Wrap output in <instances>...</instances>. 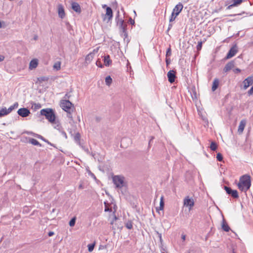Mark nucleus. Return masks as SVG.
<instances>
[{"label":"nucleus","mask_w":253,"mask_h":253,"mask_svg":"<svg viewBox=\"0 0 253 253\" xmlns=\"http://www.w3.org/2000/svg\"><path fill=\"white\" fill-rule=\"evenodd\" d=\"M251 178L249 175H245L242 176L238 184V188L242 191H247L251 187Z\"/></svg>","instance_id":"obj_1"},{"label":"nucleus","mask_w":253,"mask_h":253,"mask_svg":"<svg viewBox=\"0 0 253 253\" xmlns=\"http://www.w3.org/2000/svg\"><path fill=\"white\" fill-rule=\"evenodd\" d=\"M61 107L67 113V117L72 119L71 113L74 111L73 104L69 100L65 99L61 101Z\"/></svg>","instance_id":"obj_2"},{"label":"nucleus","mask_w":253,"mask_h":253,"mask_svg":"<svg viewBox=\"0 0 253 253\" xmlns=\"http://www.w3.org/2000/svg\"><path fill=\"white\" fill-rule=\"evenodd\" d=\"M41 114L44 116L47 120L51 123L55 120V116L52 109L49 108L43 109L40 111Z\"/></svg>","instance_id":"obj_3"},{"label":"nucleus","mask_w":253,"mask_h":253,"mask_svg":"<svg viewBox=\"0 0 253 253\" xmlns=\"http://www.w3.org/2000/svg\"><path fill=\"white\" fill-rule=\"evenodd\" d=\"M119 11H118L117 15L116 18V20L117 21V24L119 26L120 29V33L122 37L126 38L127 36L126 33V26L127 25L124 23V21L122 19L119 18Z\"/></svg>","instance_id":"obj_4"},{"label":"nucleus","mask_w":253,"mask_h":253,"mask_svg":"<svg viewBox=\"0 0 253 253\" xmlns=\"http://www.w3.org/2000/svg\"><path fill=\"white\" fill-rule=\"evenodd\" d=\"M116 188L121 189L125 186V177L122 175H115L112 177Z\"/></svg>","instance_id":"obj_5"},{"label":"nucleus","mask_w":253,"mask_h":253,"mask_svg":"<svg viewBox=\"0 0 253 253\" xmlns=\"http://www.w3.org/2000/svg\"><path fill=\"white\" fill-rule=\"evenodd\" d=\"M194 206V201L193 198H190L189 196H186L183 199V207L188 208L190 211Z\"/></svg>","instance_id":"obj_6"},{"label":"nucleus","mask_w":253,"mask_h":253,"mask_svg":"<svg viewBox=\"0 0 253 253\" xmlns=\"http://www.w3.org/2000/svg\"><path fill=\"white\" fill-rule=\"evenodd\" d=\"M238 52V47L236 44L234 45L228 51L226 59H230L235 56Z\"/></svg>","instance_id":"obj_7"},{"label":"nucleus","mask_w":253,"mask_h":253,"mask_svg":"<svg viewBox=\"0 0 253 253\" xmlns=\"http://www.w3.org/2000/svg\"><path fill=\"white\" fill-rule=\"evenodd\" d=\"M253 84V76H250L246 78L243 82V89H246L250 85Z\"/></svg>","instance_id":"obj_8"},{"label":"nucleus","mask_w":253,"mask_h":253,"mask_svg":"<svg viewBox=\"0 0 253 253\" xmlns=\"http://www.w3.org/2000/svg\"><path fill=\"white\" fill-rule=\"evenodd\" d=\"M224 189L225 190L226 193L231 195V196L234 198H237L239 197L238 193L237 190H232L231 188L224 186Z\"/></svg>","instance_id":"obj_9"},{"label":"nucleus","mask_w":253,"mask_h":253,"mask_svg":"<svg viewBox=\"0 0 253 253\" xmlns=\"http://www.w3.org/2000/svg\"><path fill=\"white\" fill-rule=\"evenodd\" d=\"M18 114L22 117H26L30 114V111L25 108H20L17 111Z\"/></svg>","instance_id":"obj_10"},{"label":"nucleus","mask_w":253,"mask_h":253,"mask_svg":"<svg viewBox=\"0 0 253 253\" xmlns=\"http://www.w3.org/2000/svg\"><path fill=\"white\" fill-rule=\"evenodd\" d=\"M113 17V12L112 9L110 7H107L106 8V12L105 15H104V17L103 20L104 21L106 20V19H108V21H110L112 19Z\"/></svg>","instance_id":"obj_11"},{"label":"nucleus","mask_w":253,"mask_h":253,"mask_svg":"<svg viewBox=\"0 0 253 253\" xmlns=\"http://www.w3.org/2000/svg\"><path fill=\"white\" fill-rule=\"evenodd\" d=\"M183 7V6L182 4L179 2L174 7L172 10V13L176 14V15H178L182 10Z\"/></svg>","instance_id":"obj_12"},{"label":"nucleus","mask_w":253,"mask_h":253,"mask_svg":"<svg viewBox=\"0 0 253 253\" xmlns=\"http://www.w3.org/2000/svg\"><path fill=\"white\" fill-rule=\"evenodd\" d=\"M175 72L173 70H170L168 73V78L169 82L172 83L174 82L175 79Z\"/></svg>","instance_id":"obj_13"},{"label":"nucleus","mask_w":253,"mask_h":253,"mask_svg":"<svg viewBox=\"0 0 253 253\" xmlns=\"http://www.w3.org/2000/svg\"><path fill=\"white\" fill-rule=\"evenodd\" d=\"M246 125V121L245 120H242L241 121L239 126L238 127V132L239 134L242 133L245 126Z\"/></svg>","instance_id":"obj_14"},{"label":"nucleus","mask_w":253,"mask_h":253,"mask_svg":"<svg viewBox=\"0 0 253 253\" xmlns=\"http://www.w3.org/2000/svg\"><path fill=\"white\" fill-rule=\"evenodd\" d=\"M234 66V62L232 61L227 63L223 69V71L225 72L229 71Z\"/></svg>","instance_id":"obj_15"},{"label":"nucleus","mask_w":253,"mask_h":253,"mask_svg":"<svg viewBox=\"0 0 253 253\" xmlns=\"http://www.w3.org/2000/svg\"><path fill=\"white\" fill-rule=\"evenodd\" d=\"M38 65V60L37 59H32L29 64V69L33 70L35 69Z\"/></svg>","instance_id":"obj_16"},{"label":"nucleus","mask_w":253,"mask_h":253,"mask_svg":"<svg viewBox=\"0 0 253 253\" xmlns=\"http://www.w3.org/2000/svg\"><path fill=\"white\" fill-rule=\"evenodd\" d=\"M27 134H32L33 135V136L39 138V139H41L43 141H44V142L47 143L48 144L52 146L53 145L50 143L49 142L48 140H46L44 137H43L42 136L39 135V134H36V133H34L32 132H27Z\"/></svg>","instance_id":"obj_17"},{"label":"nucleus","mask_w":253,"mask_h":253,"mask_svg":"<svg viewBox=\"0 0 253 253\" xmlns=\"http://www.w3.org/2000/svg\"><path fill=\"white\" fill-rule=\"evenodd\" d=\"M58 12L59 16L61 18H63L65 16V12L63 6L61 4H59L58 6Z\"/></svg>","instance_id":"obj_18"},{"label":"nucleus","mask_w":253,"mask_h":253,"mask_svg":"<svg viewBox=\"0 0 253 253\" xmlns=\"http://www.w3.org/2000/svg\"><path fill=\"white\" fill-rule=\"evenodd\" d=\"M72 8L76 12L80 13L81 11L80 5L76 2L72 3Z\"/></svg>","instance_id":"obj_19"},{"label":"nucleus","mask_w":253,"mask_h":253,"mask_svg":"<svg viewBox=\"0 0 253 253\" xmlns=\"http://www.w3.org/2000/svg\"><path fill=\"white\" fill-rule=\"evenodd\" d=\"M94 56L92 54V53H89L85 57V62L86 64L90 63L94 58Z\"/></svg>","instance_id":"obj_20"},{"label":"nucleus","mask_w":253,"mask_h":253,"mask_svg":"<svg viewBox=\"0 0 253 253\" xmlns=\"http://www.w3.org/2000/svg\"><path fill=\"white\" fill-rule=\"evenodd\" d=\"M103 60H104V65L106 66H109L112 63V61L110 59V56L108 55L107 56H104Z\"/></svg>","instance_id":"obj_21"},{"label":"nucleus","mask_w":253,"mask_h":253,"mask_svg":"<svg viewBox=\"0 0 253 253\" xmlns=\"http://www.w3.org/2000/svg\"><path fill=\"white\" fill-rule=\"evenodd\" d=\"M218 85H219V80L218 79H215L214 80H213V83H212V90L213 91H215L217 88L218 87Z\"/></svg>","instance_id":"obj_22"},{"label":"nucleus","mask_w":253,"mask_h":253,"mask_svg":"<svg viewBox=\"0 0 253 253\" xmlns=\"http://www.w3.org/2000/svg\"><path fill=\"white\" fill-rule=\"evenodd\" d=\"M222 229L228 232L230 230V228L228 225L227 224V223L225 222L224 219L223 220L222 223Z\"/></svg>","instance_id":"obj_23"},{"label":"nucleus","mask_w":253,"mask_h":253,"mask_svg":"<svg viewBox=\"0 0 253 253\" xmlns=\"http://www.w3.org/2000/svg\"><path fill=\"white\" fill-rule=\"evenodd\" d=\"M7 114H8L6 108H5V107L0 108V117L7 115Z\"/></svg>","instance_id":"obj_24"},{"label":"nucleus","mask_w":253,"mask_h":253,"mask_svg":"<svg viewBox=\"0 0 253 253\" xmlns=\"http://www.w3.org/2000/svg\"><path fill=\"white\" fill-rule=\"evenodd\" d=\"M29 143H31L34 145L39 146L40 147L42 146L41 144H40L36 139L34 138H30L29 139Z\"/></svg>","instance_id":"obj_25"},{"label":"nucleus","mask_w":253,"mask_h":253,"mask_svg":"<svg viewBox=\"0 0 253 253\" xmlns=\"http://www.w3.org/2000/svg\"><path fill=\"white\" fill-rule=\"evenodd\" d=\"M80 137L81 135L79 132H77L74 136V139L75 141L79 145H80Z\"/></svg>","instance_id":"obj_26"},{"label":"nucleus","mask_w":253,"mask_h":253,"mask_svg":"<svg viewBox=\"0 0 253 253\" xmlns=\"http://www.w3.org/2000/svg\"><path fill=\"white\" fill-rule=\"evenodd\" d=\"M18 106V104L17 102L15 103L13 105L10 106L8 109H7V111L8 114L10 113L13 110L17 108Z\"/></svg>","instance_id":"obj_27"},{"label":"nucleus","mask_w":253,"mask_h":253,"mask_svg":"<svg viewBox=\"0 0 253 253\" xmlns=\"http://www.w3.org/2000/svg\"><path fill=\"white\" fill-rule=\"evenodd\" d=\"M243 1V0H232L233 5L235 7L240 5Z\"/></svg>","instance_id":"obj_28"},{"label":"nucleus","mask_w":253,"mask_h":253,"mask_svg":"<svg viewBox=\"0 0 253 253\" xmlns=\"http://www.w3.org/2000/svg\"><path fill=\"white\" fill-rule=\"evenodd\" d=\"M160 207L159 208V209H157V210H163L164 209V197L163 196H162L161 197V199H160Z\"/></svg>","instance_id":"obj_29"},{"label":"nucleus","mask_w":253,"mask_h":253,"mask_svg":"<svg viewBox=\"0 0 253 253\" xmlns=\"http://www.w3.org/2000/svg\"><path fill=\"white\" fill-rule=\"evenodd\" d=\"M217 145L216 143L214 142H211V145H210V149L212 151H215L217 149Z\"/></svg>","instance_id":"obj_30"},{"label":"nucleus","mask_w":253,"mask_h":253,"mask_svg":"<svg viewBox=\"0 0 253 253\" xmlns=\"http://www.w3.org/2000/svg\"><path fill=\"white\" fill-rule=\"evenodd\" d=\"M112 80L110 76H107V77H106L105 83L107 85H110L112 83Z\"/></svg>","instance_id":"obj_31"},{"label":"nucleus","mask_w":253,"mask_h":253,"mask_svg":"<svg viewBox=\"0 0 253 253\" xmlns=\"http://www.w3.org/2000/svg\"><path fill=\"white\" fill-rule=\"evenodd\" d=\"M61 63L60 62H56L53 65V68L56 70H59L60 69Z\"/></svg>","instance_id":"obj_32"},{"label":"nucleus","mask_w":253,"mask_h":253,"mask_svg":"<svg viewBox=\"0 0 253 253\" xmlns=\"http://www.w3.org/2000/svg\"><path fill=\"white\" fill-rule=\"evenodd\" d=\"M126 227L128 229H131L132 228V223L131 221H128L126 223Z\"/></svg>","instance_id":"obj_33"},{"label":"nucleus","mask_w":253,"mask_h":253,"mask_svg":"<svg viewBox=\"0 0 253 253\" xmlns=\"http://www.w3.org/2000/svg\"><path fill=\"white\" fill-rule=\"evenodd\" d=\"M76 220V217H74L73 218H72L69 222V225L71 227L74 226L75 224Z\"/></svg>","instance_id":"obj_34"},{"label":"nucleus","mask_w":253,"mask_h":253,"mask_svg":"<svg viewBox=\"0 0 253 253\" xmlns=\"http://www.w3.org/2000/svg\"><path fill=\"white\" fill-rule=\"evenodd\" d=\"M94 246L95 245L94 244L88 245V250L89 252H91L93 250Z\"/></svg>","instance_id":"obj_35"},{"label":"nucleus","mask_w":253,"mask_h":253,"mask_svg":"<svg viewBox=\"0 0 253 253\" xmlns=\"http://www.w3.org/2000/svg\"><path fill=\"white\" fill-rule=\"evenodd\" d=\"M216 159L217 161L221 162L223 160V157L221 153H218L216 156Z\"/></svg>","instance_id":"obj_36"},{"label":"nucleus","mask_w":253,"mask_h":253,"mask_svg":"<svg viewBox=\"0 0 253 253\" xmlns=\"http://www.w3.org/2000/svg\"><path fill=\"white\" fill-rule=\"evenodd\" d=\"M177 16V15H176V14H174L172 12L170 18L169 19V22H172V21H174Z\"/></svg>","instance_id":"obj_37"},{"label":"nucleus","mask_w":253,"mask_h":253,"mask_svg":"<svg viewBox=\"0 0 253 253\" xmlns=\"http://www.w3.org/2000/svg\"><path fill=\"white\" fill-rule=\"evenodd\" d=\"M202 43H203V42L202 41L198 42V44L197 45V49L198 50H200L201 49L202 46Z\"/></svg>","instance_id":"obj_38"},{"label":"nucleus","mask_w":253,"mask_h":253,"mask_svg":"<svg viewBox=\"0 0 253 253\" xmlns=\"http://www.w3.org/2000/svg\"><path fill=\"white\" fill-rule=\"evenodd\" d=\"M96 66H97L98 67H99L100 68H102L103 66L101 62V61L99 59H98L96 61Z\"/></svg>","instance_id":"obj_39"},{"label":"nucleus","mask_w":253,"mask_h":253,"mask_svg":"<svg viewBox=\"0 0 253 253\" xmlns=\"http://www.w3.org/2000/svg\"><path fill=\"white\" fill-rule=\"evenodd\" d=\"M171 49H170V48L169 47V48L167 49V52H166V56L168 57V56H170L171 55Z\"/></svg>","instance_id":"obj_40"},{"label":"nucleus","mask_w":253,"mask_h":253,"mask_svg":"<svg viewBox=\"0 0 253 253\" xmlns=\"http://www.w3.org/2000/svg\"><path fill=\"white\" fill-rule=\"evenodd\" d=\"M99 50V47H97L93 50L92 52H90V53H92V54L94 56L95 54H96Z\"/></svg>","instance_id":"obj_41"},{"label":"nucleus","mask_w":253,"mask_h":253,"mask_svg":"<svg viewBox=\"0 0 253 253\" xmlns=\"http://www.w3.org/2000/svg\"><path fill=\"white\" fill-rule=\"evenodd\" d=\"M53 123L55 124V126H54V127L55 128L60 130V129L61 128L59 124H56V123H55V122H54Z\"/></svg>","instance_id":"obj_42"},{"label":"nucleus","mask_w":253,"mask_h":253,"mask_svg":"<svg viewBox=\"0 0 253 253\" xmlns=\"http://www.w3.org/2000/svg\"><path fill=\"white\" fill-rule=\"evenodd\" d=\"M248 94L249 95H251L253 94V86L248 90Z\"/></svg>","instance_id":"obj_43"},{"label":"nucleus","mask_w":253,"mask_h":253,"mask_svg":"<svg viewBox=\"0 0 253 253\" xmlns=\"http://www.w3.org/2000/svg\"><path fill=\"white\" fill-rule=\"evenodd\" d=\"M126 140H128V141H129V139H127V138H123L122 139V140H121V145H123V143H124L125 141H126Z\"/></svg>","instance_id":"obj_44"},{"label":"nucleus","mask_w":253,"mask_h":253,"mask_svg":"<svg viewBox=\"0 0 253 253\" xmlns=\"http://www.w3.org/2000/svg\"><path fill=\"white\" fill-rule=\"evenodd\" d=\"M234 72L235 73H239L241 72V70L239 68H236L234 70Z\"/></svg>","instance_id":"obj_45"},{"label":"nucleus","mask_w":253,"mask_h":253,"mask_svg":"<svg viewBox=\"0 0 253 253\" xmlns=\"http://www.w3.org/2000/svg\"><path fill=\"white\" fill-rule=\"evenodd\" d=\"M112 210L111 209H109L106 205L105 208V211H111Z\"/></svg>","instance_id":"obj_46"},{"label":"nucleus","mask_w":253,"mask_h":253,"mask_svg":"<svg viewBox=\"0 0 253 253\" xmlns=\"http://www.w3.org/2000/svg\"><path fill=\"white\" fill-rule=\"evenodd\" d=\"M95 121L97 122H99L100 121V120H101V118L100 117H96L95 118Z\"/></svg>","instance_id":"obj_47"},{"label":"nucleus","mask_w":253,"mask_h":253,"mask_svg":"<svg viewBox=\"0 0 253 253\" xmlns=\"http://www.w3.org/2000/svg\"><path fill=\"white\" fill-rule=\"evenodd\" d=\"M61 133L63 135V136L65 137V138H67V134H66V132L65 131H61Z\"/></svg>","instance_id":"obj_48"},{"label":"nucleus","mask_w":253,"mask_h":253,"mask_svg":"<svg viewBox=\"0 0 253 253\" xmlns=\"http://www.w3.org/2000/svg\"><path fill=\"white\" fill-rule=\"evenodd\" d=\"M233 7H235V6L234 5H233V4L232 3L230 5H229V6H227V9H231Z\"/></svg>","instance_id":"obj_49"},{"label":"nucleus","mask_w":253,"mask_h":253,"mask_svg":"<svg viewBox=\"0 0 253 253\" xmlns=\"http://www.w3.org/2000/svg\"><path fill=\"white\" fill-rule=\"evenodd\" d=\"M129 21L130 24L133 25L134 24V20H132L131 18H130Z\"/></svg>","instance_id":"obj_50"},{"label":"nucleus","mask_w":253,"mask_h":253,"mask_svg":"<svg viewBox=\"0 0 253 253\" xmlns=\"http://www.w3.org/2000/svg\"><path fill=\"white\" fill-rule=\"evenodd\" d=\"M4 56L2 55H0V62L3 61L4 60Z\"/></svg>","instance_id":"obj_51"},{"label":"nucleus","mask_w":253,"mask_h":253,"mask_svg":"<svg viewBox=\"0 0 253 253\" xmlns=\"http://www.w3.org/2000/svg\"><path fill=\"white\" fill-rule=\"evenodd\" d=\"M35 105L36 108H39L41 107V105L40 104H35Z\"/></svg>","instance_id":"obj_52"},{"label":"nucleus","mask_w":253,"mask_h":253,"mask_svg":"<svg viewBox=\"0 0 253 253\" xmlns=\"http://www.w3.org/2000/svg\"><path fill=\"white\" fill-rule=\"evenodd\" d=\"M54 234V233L53 232H49L48 233V236H52Z\"/></svg>","instance_id":"obj_53"},{"label":"nucleus","mask_w":253,"mask_h":253,"mask_svg":"<svg viewBox=\"0 0 253 253\" xmlns=\"http://www.w3.org/2000/svg\"><path fill=\"white\" fill-rule=\"evenodd\" d=\"M166 63L167 65L169 63V61L168 59H166Z\"/></svg>","instance_id":"obj_54"},{"label":"nucleus","mask_w":253,"mask_h":253,"mask_svg":"<svg viewBox=\"0 0 253 253\" xmlns=\"http://www.w3.org/2000/svg\"><path fill=\"white\" fill-rule=\"evenodd\" d=\"M64 97L66 99L67 98H69V97L68 96V94H66Z\"/></svg>","instance_id":"obj_55"},{"label":"nucleus","mask_w":253,"mask_h":253,"mask_svg":"<svg viewBox=\"0 0 253 253\" xmlns=\"http://www.w3.org/2000/svg\"><path fill=\"white\" fill-rule=\"evenodd\" d=\"M79 188L80 189H83V185L82 184L80 185Z\"/></svg>","instance_id":"obj_56"},{"label":"nucleus","mask_w":253,"mask_h":253,"mask_svg":"<svg viewBox=\"0 0 253 253\" xmlns=\"http://www.w3.org/2000/svg\"><path fill=\"white\" fill-rule=\"evenodd\" d=\"M37 38H38V36H35V37H34V40H36L37 39Z\"/></svg>","instance_id":"obj_57"},{"label":"nucleus","mask_w":253,"mask_h":253,"mask_svg":"<svg viewBox=\"0 0 253 253\" xmlns=\"http://www.w3.org/2000/svg\"><path fill=\"white\" fill-rule=\"evenodd\" d=\"M41 80H42V81H44V78H41Z\"/></svg>","instance_id":"obj_58"},{"label":"nucleus","mask_w":253,"mask_h":253,"mask_svg":"<svg viewBox=\"0 0 253 253\" xmlns=\"http://www.w3.org/2000/svg\"><path fill=\"white\" fill-rule=\"evenodd\" d=\"M182 239H183V240H184V239H185V236H183L182 237Z\"/></svg>","instance_id":"obj_59"},{"label":"nucleus","mask_w":253,"mask_h":253,"mask_svg":"<svg viewBox=\"0 0 253 253\" xmlns=\"http://www.w3.org/2000/svg\"><path fill=\"white\" fill-rule=\"evenodd\" d=\"M160 240H161V239H162L161 235H160Z\"/></svg>","instance_id":"obj_60"},{"label":"nucleus","mask_w":253,"mask_h":253,"mask_svg":"<svg viewBox=\"0 0 253 253\" xmlns=\"http://www.w3.org/2000/svg\"><path fill=\"white\" fill-rule=\"evenodd\" d=\"M235 15H236V14L231 15L230 16H235Z\"/></svg>","instance_id":"obj_61"},{"label":"nucleus","mask_w":253,"mask_h":253,"mask_svg":"<svg viewBox=\"0 0 253 253\" xmlns=\"http://www.w3.org/2000/svg\"><path fill=\"white\" fill-rule=\"evenodd\" d=\"M232 253H235V252H234V250H233Z\"/></svg>","instance_id":"obj_62"},{"label":"nucleus","mask_w":253,"mask_h":253,"mask_svg":"<svg viewBox=\"0 0 253 253\" xmlns=\"http://www.w3.org/2000/svg\"><path fill=\"white\" fill-rule=\"evenodd\" d=\"M170 25H169V29H170Z\"/></svg>","instance_id":"obj_63"},{"label":"nucleus","mask_w":253,"mask_h":253,"mask_svg":"<svg viewBox=\"0 0 253 253\" xmlns=\"http://www.w3.org/2000/svg\"><path fill=\"white\" fill-rule=\"evenodd\" d=\"M185 253H190L189 252H186Z\"/></svg>","instance_id":"obj_64"}]
</instances>
